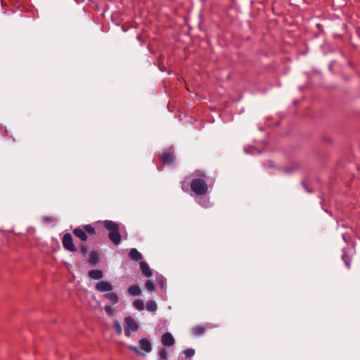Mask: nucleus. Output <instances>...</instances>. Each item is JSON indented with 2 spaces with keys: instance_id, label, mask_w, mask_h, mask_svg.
Masks as SVG:
<instances>
[{
  "instance_id": "nucleus-21",
  "label": "nucleus",
  "mask_w": 360,
  "mask_h": 360,
  "mask_svg": "<svg viewBox=\"0 0 360 360\" xmlns=\"http://www.w3.org/2000/svg\"><path fill=\"white\" fill-rule=\"evenodd\" d=\"M160 360L167 359V352L165 349H161L158 353Z\"/></svg>"
},
{
  "instance_id": "nucleus-18",
  "label": "nucleus",
  "mask_w": 360,
  "mask_h": 360,
  "mask_svg": "<svg viewBox=\"0 0 360 360\" xmlns=\"http://www.w3.org/2000/svg\"><path fill=\"white\" fill-rule=\"evenodd\" d=\"M88 262L91 264H95L98 262V255L97 252L92 251L91 252L89 259H88Z\"/></svg>"
},
{
  "instance_id": "nucleus-9",
  "label": "nucleus",
  "mask_w": 360,
  "mask_h": 360,
  "mask_svg": "<svg viewBox=\"0 0 360 360\" xmlns=\"http://www.w3.org/2000/svg\"><path fill=\"white\" fill-rule=\"evenodd\" d=\"M96 289L99 292H108L112 290V286L107 281H100L96 285Z\"/></svg>"
},
{
  "instance_id": "nucleus-28",
  "label": "nucleus",
  "mask_w": 360,
  "mask_h": 360,
  "mask_svg": "<svg viewBox=\"0 0 360 360\" xmlns=\"http://www.w3.org/2000/svg\"><path fill=\"white\" fill-rule=\"evenodd\" d=\"M115 325L117 328V332L118 333H120L122 332V328H121V326L120 325V323L118 322H115Z\"/></svg>"
},
{
  "instance_id": "nucleus-27",
  "label": "nucleus",
  "mask_w": 360,
  "mask_h": 360,
  "mask_svg": "<svg viewBox=\"0 0 360 360\" xmlns=\"http://www.w3.org/2000/svg\"><path fill=\"white\" fill-rule=\"evenodd\" d=\"M80 251L82 254L85 255L87 252V248L85 245H81Z\"/></svg>"
},
{
  "instance_id": "nucleus-14",
  "label": "nucleus",
  "mask_w": 360,
  "mask_h": 360,
  "mask_svg": "<svg viewBox=\"0 0 360 360\" xmlns=\"http://www.w3.org/2000/svg\"><path fill=\"white\" fill-rule=\"evenodd\" d=\"M128 292L131 295L137 296L141 293V290L138 285H132L128 288Z\"/></svg>"
},
{
  "instance_id": "nucleus-16",
  "label": "nucleus",
  "mask_w": 360,
  "mask_h": 360,
  "mask_svg": "<svg viewBox=\"0 0 360 360\" xmlns=\"http://www.w3.org/2000/svg\"><path fill=\"white\" fill-rule=\"evenodd\" d=\"M89 276L93 279H100L103 276V272L98 269L90 270L89 271Z\"/></svg>"
},
{
  "instance_id": "nucleus-19",
  "label": "nucleus",
  "mask_w": 360,
  "mask_h": 360,
  "mask_svg": "<svg viewBox=\"0 0 360 360\" xmlns=\"http://www.w3.org/2000/svg\"><path fill=\"white\" fill-rule=\"evenodd\" d=\"M133 306L138 310L141 311L144 309V303L142 300L136 299L133 302Z\"/></svg>"
},
{
  "instance_id": "nucleus-29",
  "label": "nucleus",
  "mask_w": 360,
  "mask_h": 360,
  "mask_svg": "<svg viewBox=\"0 0 360 360\" xmlns=\"http://www.w3.org/2000/svg\"><path fill=\"white\" fill-rule=\"evenodd\" d=\"M0 130L2 133L3 136H6L8 134V131L5 127H0Z\"/></svg>"
},
{
  "instance_id": "nucleus-8",
  "label": "nucleus",
  "mask_w": 360,
  "mask_h": 360,
  "mask_svg": "<svg viewBox=\"0 0 360 360\" xmlns=\"http://www.w3.org/2000/svg\"><path fill=\"white\" fill-rule=\"evenodd\" d=\"M103 226L109 231V233H116L120 231L119 225L115 221L105 220L103 221Z\"/></svg>"
},
{
  "instance_id": "nucleus-32",
  "label": "nucleus",
  "mask_w": 360,
  "mask_h": 360,
  "mask_svg": "<svg viewBox=\"0 0 360 360\" xmlns=\"http://www.w3.org/2000/svg\"><path fill=\"white\" fill-rule=\"evenodd\" d=\"M133 350L137 352V349L136 347H133Z\"/></svg>"
},
{
  "instance_id": "nucleus-26",
  "label": "nucleus",
  "mask_w": 360,
  "mask_h": 360,
  "mask_svg": "<svg viewBox=\"0 0 360 360\" xmlns=\"http://www.w3.org/2000/svg\"><path fill=\"white\" fill-rule=\"evenodd\" d=\"M186 186H187V184H186V182L185 181H183L181 182V187L183 191H188Z\"/></svg>"
},
{
  "instance_id": "nucleus-30",
  "label": "nucleus",
  "mask_w": 360,
  "mask_h": 360,
  "mask_svg": "<svg viewBox=\"0 0 360 360\" xmlns=\"http://www.w3.org/2000/svg\"><path fill=\"white\" fill-rule=\"evenodd\" d=\"M1 6L3 8H4L5 6H6V3L5 2L4 0H1Z\"/></svg>"
},
{
  "instance_id": "nucleus-2",
  "label": "nucleus",
  "mask_w": 360,
  "mask_h": 360,
  "mask_svg": "<svg viewBox=\"0 0 360 360\" xmlns=\"http://www.w3.org/2000/svg\"><path fill=\"white\" fill-rule=\"evenodd\" d=\"M95 233V229L89 224L85 225L82 228H76L73 230V234L82 241L87 240V234L94 235Z\"/></svg>"
},
{
  "instance_id": "nucleus-5",
  "label": "nucleus",
  "mask_w": 360,
  "mask_h": 360,
  "mask_svg": "<svg viewBox=\"0 0 360 360\" xmlns=\"http://www.w3.org/2000/svg\"><path fill=\"white\" fill-rule=\"evenodd\" d=\"M62 243L65 249L70 252H76L77 248L73 243L72 237L70 233H65L62 239Z\"/></svg>"
},
{
  "instance_id": "nucleus-20",
  "label": "nucleus",
  "mask_w": 360,
  "mask_h": 360,
  "mask_svg": "<svg viewBox=\"0 0 360 360\" xmlns=\"http://www.w3.org/2000/svg\"><path fill=\"white\" fill-rule=\"evenodd\" d=\"M146 309L148 311H155L157 309V304L154 301H148L146 303Z\"/></svg>"
},
{
  "instance_id": "nucleus-6",
  "label": "nucleus",
  "mask_w": 360,
  "mask_h": 360,
  "mask_svg": "<svg viewBox=\"0 0 360 360\" xmlns=\"http://www.w3.org/2000/svg\"><path fill=\"white\" fill-rule=\"evenodd\" d=\"M213 326L211 324H205L201 326H196L192 328V333L193 335L200 336L205 333L208 329H212Z\"/></svg>"
},
{
  "instance_id": "nucleus-11",
  "label": "nucleus",
  "mask_w": 360,
  "mask_h": 360,
  "mask_svg": "<svg viewBox=\"0 0 360 360\" xmlns=\"http://www.w3.org/2000/svg\"><path fill=\"white\" fill-rule=\"evenodd\" d=\"M140 269L142 274L146 277H150L152 276V271L150 269L148 264L145 262H140Z\"/></svg>"
},
{
  "instance_id": "nucleus-10",
  "label": "nucleus",
  "mask_w": 360,
  "mask_h": 360,
  "mask_svg": "<svg viewBox=\"0 0 360 360\" xmlns=\"http://www.w3.org/2000/svg\"><path fill=\"white\" fill-rule=\"evenodd\" d=\"M139 346L141 349L146 352L151 351V344L146 338H142L139 340Z\"/></svg>"
},
{
  "instance_id": "nucleus-13",
  "label": "nucleus",
  "mask_w": 360,
  "mask_h": 360,
  "mask_svg": "<svg viewBox=\"0 0 360 360\" xmlns=\"http://www.w3.org/2000/svg\"><path fill=\"white\" fill-rule=\"evenodd\" d=\"M104 297L112 304H117L119 302V297L115 292H108L104 295Z\"/></svg>"
},
{
  "instance_id": "nucleus-24",
  "label": "nucleus",
  "mask_w": 360,
  "mask_h": 360,
  "mask_svg": "<svg viewBox=\"0 0 360 360\" xmlns=\"http://www.w3.org/2000/svg\"><path fill=\"white\" fill-rule=\"evenodd\" d=\"M105 311L109 316H112L115 314V310L110 306H105Z\"/></svg>"
},
{
  "instance_id": "nucleus-17",
  "label": "nucleus",
  "mask_w": 360,
  "mask_h": 360,
  "mask_svg": "<svg viewBox=\"0 0 360 360\" xmlns=\"http://www.w3.org/2000/svg\"><path fill=\"white\" fill-rule=\"evenodd\" d=\"M11 4L16 8L21 9L25 8V3L27 0H9Z\"/></svg>"
},
{
  "instance_id": "nucleus-7",
  "label": "nucleus",
  "mask_w": 360,
  "mask_h": 360,
  "mask_svg": "<svg viewBox=\"0 0 360 360\" xmlns=\"http://www.w3.org/2000/svg\"><path fill=\"white\" fill-rule=\"evenodd\" d=\"M161 342L165 347H171L174 345L175 340L172 335L167 332L162 335Z\"/></svg>"
},
{
  "instance_id": "nucleus-12",
  "label": "nucleus",
  "mask_w": 360,
  "mask_h": 360,
  "mask_svg": "<svg viewBox=\"0 0 360 360\" xmlns=\"http://www.w3.org/2000/svg\"><path fill=\"white\" fill-rule=\"evenodd\" d=\"M108 238L115 245H117L121 242V235L120 231L116 233H109Z\"/></svg>"
},
{
  "instance_id": "nucleus-15",
  "label": "nucleus",
  "mask_w": 360,
  "mask_h": 360,
  "mask_svg": "<svg viewBox=\"0 0 360 360\" xmlns=\"http://www.w3.org/2000/svg\"><path fill=\"white\" fill-rule=\"evenodd\" d=\"M129 257L131 259L139 261L141 259V254L135 248H133L129 252Z\"/></svg>"
},
{
  "instance_id": "nucleus-1",
  "label": "nucleus",
  "mask_w": 360,
  "mask_h": 360,
  "mask_svg": "<svg viewBox=\"0 0 360 360\" xmlns=\"http://www.w3.org/2000/svg\"><path fill=\"white\" fill-rule=\"evenodd\" d=\"M191 176L193 179L190 182V188L197 195H205L209 187L213 185L214 179L210 178L203 170L196 169Z\"/></svg>"
},
{
  "instance_id": "nucleus-3",
  "label": "nucleus",
  "mask_w": 360,
  "mask_h": 360,
  "mask_svg": "<svg viewBox=\"0 0 360 360\" xmlns=\"http://www.w3.org/2000/svg\"><path fill=\"white\" fill-rule=\"evenodd\" d=\"M124 322V333L127 336H130L131 332H134L138 330V324L133 318L130 316L126 317Z\"/></svg>"
},
{
  "instance_id": "nucleus-4",
  "label": "nucleus",
  "mask_w": 360,
  "mask_h": 360,
  "mask_svg": "<svg viewBox=\"0 0 360 360\" xmlns=\"http://www.w3.org/2000/svg\"><path fill=\"white\" fill-rule=\"evenodd\" d=\"M160 162L163 165H169L174 162L175 157L174 152L170 150L163 151L159 155Z\"/></svg>"
},
{
  "instance_id": "nucleus-23",
  "label": "nucleus",
  "mask_w": 360,
  "mask_h": 360,
  "mask_svg": "<svg viewBox=\"0 0 360 360\" xmlns=\"http://www.w3.org/2000/svg\"><path fill=\"white\" fill-rule=\"evenodd\" d=\"M184 353L186 357L191 358L194 355L195 351L193 349H187L184 351Z\"/></svg>"
},
{
  "instance_id": "nucleus-25",
  "label": "nucleus",
  "mask_w": 360,
  "mask_h": 360,
  "mask_svg": "<svg viewBox=\"0 0 360 360\" xmlns=\"http://www.w3.org/2000/svg\"><path fill=\"white\" fill-rule=\"evenodd\" d=\"M159 284L162 288H163L165 285V281L162 277L159 278L158 279Z\"/></svg>"
},
{
  "instance_id": "nucleus-31",
  "label": "nucleus",
  "mask_w": 360,
  "mask_h": 360,
  "mask_svg": "<svg viewBox=\"0 0 360 360\" xmlns=\"http://www.w3.org/2000/svg\"><path fill=\"white\" fill-rule=\"evenodd\" d=\"M346 262V264H347V267H349V263L347 262Z\"/></svg>"
},
{
  "instance_id": "nucleus-22",
  "label": "nucleus",
  "mask_w": 360,
  "mask_h": 360,
  "mask_svg": "<svg viewBox=\"0 0 360 360\" xmlns=\"http://www.w3.org/2000/svg\"><path fill=\"white\" fill-rule=\"evenodd\" d=\"M145 285H146V288L148 291H150V292H151V291H153V290H154V288H155L154 284H153V283L152 281H147L146 282Z\"/></svg>"
}]
</instances>
